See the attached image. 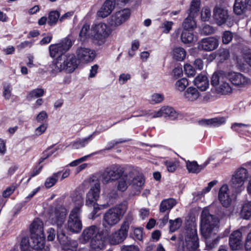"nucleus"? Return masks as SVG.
Returning <instances> with one entry per match:
<instances>
[{
  "mask_svg": "<svg viewBox=\"0 0 251 251\" xmlns=\"http://www.w3.org/2000/svg\"><path fill=\"white\" fill-rule=\"evenodd\" d=\"M96 133L93 132L92 134L87 137L80 138L75 141L72 142L69 146L74 150H77L82 148L86 146L94 138Z\"/></svg>",
  "mask_w": 251,
  "mask_h": 251,
  "instance_id": "23",
  "label": "nucleus"
},
{
  "mask_svg": "<svg viewBox=\"0 0 251 251\" xmlns=\"http://www.w3.org/2000/svg\"><path fill=\"white\" fill-rule=\"evenodd\" d=\"M32 240L31 239L30 242H29L28 238H27V237L23 238L22 239L21 242V250H29L30 247L34 249L31 245L32 244Z\"/></svg>",
  "mask_w": 251,
  "mask_h": 251,
  "instance_id": "53",
  "label": "nucleus"
},
{
  "mask_svg": "<svg viewBox=\"0 0 251 251\" xmlns=\"http://www.w3.org/2000/svg\"><path fill=\"white\" fill-rule=\"evenodd\" d=\"M233 38V34L229 31H225L222 36V41L225 44L229 43Z\"/></svg>",
  "mask_w": 251,
  "mask_h": 251,
  "instance_id": "59",
  "label": "nucleus"
},
{
  "mask_svg": "<svg viewBox=\"0 0 251 251\" xmlns=\"http://www.w3.org/2000/svg\"><path fill=\"white\" fill-rule=\"evenodd\" d=\"M174 23L172 21H164L160 26L162 32L164 33H168L172 29Z\"/></svg>",
  "mask_w": 251,
  "mask_h": 251,
  "instance_id": "51",
  "label": "nucleus"
},
{
  "mask_svg": "<svg viewBox=\"0 0 251 251\" xmlns=\"http://www.w3.org/2000/svg\"><path fill=\"white\" fill-rule=\"evenodd\" d=\"M196 15H190L188 13V16L185 19L182 23V27L184 30L192 29L193 30L196 27V23L194 18Z\"/></svg>",
  "mask_w": 251,
  "mask_h": 251,
  "instance_id": "34",
  "label": "nucleus"
},
{
  "mask_svg": "<svg viewBox=\"0 0 251 251\" xmlns=\"http://www.w3.org/2000/svg\"><path fill=\"white\" fill-rule=\"evenodd\" d=\"M112 28L104 23H98L92 25L90 30L91 38L99 45L104 44L111 35Z\"/></svg>",
  "mask_w": 251,
  "mask_h": 251,
  "instance_id": "6",
  "label": "nucleus"
},
{
  "mask_svg": "<svg viewBox=\"0 0 251 251\" xmlns=\"http://www.w3.org/2000/svg\"><path fill=\"white\" fill-rule=\"evenodd\" d=\"M67 214L68 210L65 207L59 206L49 213L48 221L50 224L60 228L65 221Z\"/></svg>",
  "mask_w": 251,
  "mask_h": 251,
  "instance_id": "13",
  "label": "nucleus"
},
{
  "mask_svg": "<svg viewBox=\"0 0 251 251\" xmlns=\"http://www.w3.org/2000/svg\"><path fill=\"white\" fill-rule=\"evenodd\" d=\"M105 241L102 232L93 238L90 244L91 249L94 251H102L105 248Z\"/></svg>",
  "mask_w": 251,
  "mask_h": 251,
  "instance_id": "26",
  "label": "nucleus"
},
{
  "mask_svg": "<svg viewBox=\"0 0 251 251\" xmlns=\"http://www.w3.org/2000/svg\"><path fill=\"white\" fill-rule=\"evenodd\" d=\"M61 176L60 172L54 173L51 176L47 178L45 182V185L47 188L53 186L57 182L58 179Z\"/></svg>",
  "mask_w": 251,
  "mask_h": 251,
  "instance_id": "43",
  "label": "nucleus"
},
{
  "mask_svg": "<svg viewBox=\"0 0 251 251\" xmlns=\"http://www.w3.org/2000/svg\"><path fill=\"white\" fill-rule=\"evenodd\" d=\"M245 248L246 251H251V231L248 233L246 238Z\"/></svg>",
  "mask_w": 251,
  "mask_h": 251,
  "instance_id": "64",
  "label": "nucleus"
},
{
  "mask_svg": "<svg viewBox=\"0 0 251 251\" xmlns=\"http://www.w3.org/2000/svg\"><path fill=\"white\" fill-rule=\"evenodd\" d=\"M218 198L221 204L225 207H228L231 202L229 190L227 184L223 185L220 188Z\"/></svg>",
  "mask_w": 251,
  "mask_h": 251,
  "instance_id": "20",
  "label": "nucleus"
},
{
  "mask_svg": "<svg viewBox=\"0 0 251 251\" xmlns=\"http://www.w3.org/2000/svg\"><path fill=\"white\" fill-rule=\"evenodd\" d=\"M77 62L87 63L92 62L96 56V51L87 48H79L76 51ZM78 63H77V65Z\"/></svg>",
  "mask_w": 251,
  "mask_h": 251,
  "instance_id": "15",
  "label": "nucleus"
},
{
  "mask_svg": "<svg viewBox=\"0 0 251 251\" xmlns=\"http://www.w3.org/2000/svg\"><path fill=\"white\" fill-rule=\"evenodd\" d=\"M177 203L176 201L173 198L165 199L162 201L160 204V211L164 212L170 211Z\"/></svg>",
  "mask_w": 251,
  "mask_h": 251,
  "instance_id": "31",
  "label": "nucleus"
},
{
  "mask_svg": "<svg viewBox=\"0 0 251 251\" xmlns=\"http://www.w3.org/2000/svg\"><path fill=\"white\" fill-rule=\"evenodd\" d=\"M133 236L136 239L142 240L143 238V230L142 227L133 228Z\"/></svg>",
  "mask_w": 251,
  "mask_h": 251,
  "instance_id": "62",
  "label": "nucleus"
},
{
  "mask_svg": "<svg viewBox=\"0 0 251 251\" xmlns=\"http://www.w3.org/2000/svg\"><path fill=\"white\" fill-rule=\"evenodd\" d=\"M160 109L162 116L168 117L173 120L176 119L178 117V113L171 107L165 106L162 107Z\"/></svg>",
  "mask_w": 251,
  "mask_h": 251,
  "instance_id": "33",
  "label": "nucleus"
},
{
  "mask_svg": "<svg viewBox=\"0 0 251 251\" xmlns=\"http://www.w3.org/2000/svg\"><path fill=\"white\" fill-rule=\"evenodd\" d=\"M140 46L139 42L137 40H134L132 42L131 49L128 50V54L132 57L135 54V51L138 49Z\"/></svg>",
  "mask_w": 251,
  "mask_h": 251,
  "instance_id": "58",
  "label": "nucleus"
},
{
  "mask_svg": "<svg viewBox=\"0 0 251 251\" xmlns=\"http://www.w3.org/2000/svg\"><path fill=\"white\" fill-rule=\"evenodd\" d=\"M126 237L118 230L109 235L108 240L111 244L116 245L122 243Z\"/></svg>",
  "mask_w": 251,
  "mask_h": 251,
  "instance_id": "32",
  "label": "nucleus"
},
{
  "mask_svg": "<svg viewBox=\"0 0 251 251\" xmlns=\"http://www.w3.org/2000/svg\"><path fill=\"white\" fill-rule=\"evenodd\" d=\"M214 29L213 27L208 25H204L201 29V33L204 35H208L214 32Z\"/></svg>",
  "mask_w": 251,
  "mask_h": 251,
  "instance_id": "63",
  "label": "nucleus"
},
{
  "mask_svg": "<svg viewBox=\"0 0 251 251\" xmlns=\"http://www.w3.org/2000/svg\"><path fill=\"white\" fill-rule=\"evenodd\" d=\"M134 216L131 212H129L125 217L121 225L120 228L118 230L125 236L127 237L130 225L133 223Z\"/></svg>",
  "mask_w": 251,
  "mask_h": 251,
  "instance_id": "28",
  "label": "nucleus"
},
{
  "mask_svg": "<svg viewBox=\"0 0 251 251\" xmlns=\"http://www.w3.org/2000/svg\"><path fill=\"white\" fill-rule=\"evenodd\" d=\"M48 118V115L45 111H41L36 116V120L38 123H47L46 121Z\"/></svg>",
  "mask_w": 251,
  "mask_h": 251,
  "instance_id": "55",
  "label": "nucleus"
},
{
  "mask_svg": "<svg viewBox=\"0 0 251 251\" xmlns=\"http://www.w3.org/2000/svg\"><path fill=\"white\" fill-rule=\"evenodd\" d=\"M227 77L234 86L240 89L247 88L251 85V79L240 73L229 72Z\"/></svg>",
  "mask_w": 251,
  "mask_h": 251,
  "instance_id": "14",
  "label": "nucleus"
},
{
  "mask_svg": "<svg viewBox=\"0 0 251 251\" xmlns=\"http://www.w3.org/2000/svg\"><path fill=\"white\" fill-rule=\"evenodd\" d=\"M201 15L202 21H208L211 16L210 8L207 6L203 7L201 11Z\"/></svg>",
  "mask_w": 251,
  "mask_h": 251,
  "instance_id": "49",
  "label": "nucleus"
},
{
  "mask_svg": "<svg viewBox=\"0 0 251 251\" xmlns=\"http://www.w3.org/2000/svg\"><path fill=\"white\" fill-rule=\"evenodd\" d=\"M229 17L227 10L221 5H216L213 9V19L216 23L221 25L226 23Z\"/></svg>",
  "mask_w": 251,
  "mask_h": 251,
  "instance_id": "17",
  "label": "nucleus"
},
{
  "mask_svg": "<svg viewBox=\"0 0 251 251\" xmlns=\"http://www.w3.org/2000/svg\"><path fill=\"white\" fill-rule=\"evenodd\" d=\"M198 90L193 86L188 87L183 93V99L187 101L193 102L200 97Z\"/></svg>",
  "mask_w": 251,
  "mask_h": 251,
  "instance_id": "27",
  "label": "nucleus"
},
{
  "mask_svg": "<svg viewBox=\"0 0 251 251\" xmlns=\"http://www.w3.org/2000/svg\"><path fill=\"white\" fill-rule=\"evenodd\" d=\"M216 90L218 94L222 95L229 94L232 92V89L230 84L227 82V80L218 86Z\"/></svg>",
  "mask_w": 251,
  "mask_h": 251,
  "instance_id": "38",
  "label": "nucleus"
},
{
  "mask_svg": "<svg viewBox=\"0 0 251 251\" xmlns=\"http://www.w3.org/2000/svg\"><path fill=\"white\" fill-rule=\"evenodd\" d=\"M249 7L247 5L235 0L233 6V11L237 15H245Z\"/></svg>",
  "mask_w": 251,
  "mask_h": 251,
  "instance_id": "36",
  "label": "nucleus"
},
{
  "mask_svg": "<svg viewBox=\"0 0 251 251\" xmlns=\"http://www.w3.org/2000/svg\"><path fill=\"white\" fill-rule=\"evenodd\" d=\"M128 207L126 202H121L107 210L103 216V224L105 227H112L123 218Z\"/></svg>",
  "mask_w": 251,
  "mask_h": 251,
  "instance_id": "3",
  "label": "nucleus"
},
{
  "mask_svg": "<svg viewBox=\"0 0 251 251\" xmlns=\"http://www.w3.org/2000/svg\"><path fill=\"white\" fill-rule=\"evenodd\" d=\"M48 126L47 123H42L39 126L35 128L34 134L39 136L45 132Z\"/></svg>",
  "mask_w": 251,
  "mask_h": 251,
  "instance_id": "54",
  "label": "nucleus"
},
{
  "mask_svg": "<svg viewBox=\"0 0 251 251\" xmlns=\"http://www.w3.org/2000/svg\"><path fill=\"white\" fill-rule=\"evenodd\" d=\"M170 230L171 232H174L178 229L182 224V220L178 218L176 219L175 220H170Z\"/></svg>",
  "mask_w": 251,
  "mask_h": 251,
  "instance_id": "50",
  "label": "nucleus"
},
{
  "mask_svg": "<svg viewBox=\"0 0 251 251\" xmlns=\"http://www.w3.org/2000/svg\"><path fill=\"white\" fill-rule=\"evenodd\" d=\"M189 85L188 80L186 78H181L178 79L175 84L176 90L179 92H184L186 87Z\"/></svg>",
  "mask_w": 251,
  "mask_h": 251,
  "instance_id": "40",
  "label": "nucleus"
},
{
  "mask_svg": "<svg viewBox=\"0 0 251 251\" xmlns=\"http://www.w3.org/2000/svg\"><path fill=\"white\" fill-rule=\"evenodd\" d=\"M164 99V95L161 93H154L149 97V101L152 104H158L162 102Z\"/></svg>",
  "mask_w": 251,
  "mask_h": 251,
  "instance_id": "42",
  "label": "nucleus"
},
{
  "mask_svg": "<svg viewBox=\"0 0 251 251\" xmlns=\"http://www.w3.org/2000/svg\"><path fill=\"white\" fill-rule=\"evenodd\" d=\"M72 45L71 40L65 38L60 42L51 44L49 46L50 56L54 57L61 54L53 60L51 68L54 73L65 71L67 73H72L77 67V61L74 54H63L68 50Z\"/></svg>",
  "mask_w": 251,
  "mask_h": 251,
  "instance_id": "1",
  "label": "nucleus"
},
{
  "mask_svg": "<svg viewBox=\"0 0 251 251\" xmlns=\"http://www.w3.org/2000/svg\"><path fill=\"white\" fill-rule=\"evenodd\" d=\"M12 88L9 83H5L3 85V96L6 100H9L11 96Z\"/></svg>",
  "mask_w": 251,
  "mask_h": 251,
  "instance_id": "52",
  "label": "nucleus"
},
{
  "mask_svg": "<svg viewBox=\"0 0 251 251\" xmlns=\"http://www.w3.org/2000/svg\"><path fill=\"white\" fill-rule=\"evenodd\" d=\"M101 232L98 227L91 226L85 228L78 238L79 242L82 244H86L93 240Z\"/></svg>",
  "mask_w": 251,
  "mask_h": 251,
  "instance_id": "16",
  "label": "nucleus"
},
{
  "mask_svg": "<svg viewBox=\"0 0 251 251\" xmlns=\"http://www.w3.org/2000/svg\"><path fill=\"white\" fill-rule=\"evenodd\" d=\"M219 46V41L214 37H206L201 40L199 43L198 48L201 50L212 51Z\"/></svg>",
  "mask_w": 251,
  "mask_h": 251,
  "instance_id": "18",
  "label": "nucleus"
},
{
  "mask_svg": "<svg viewBox=\"0 0 251 251\" xmlns=\"http://www.w3.org/2000/svg\"><path fill=\"white\" fill-rule=\"evenodd\" d=\"M184 71L185 74L188 76H193L195 75L196 71L193 67L189 64H186L184 66Z\"/></svg>",
  "mask_w": 251,
  "mask_h": 251,
  "instance_id": "56",
  "label": "nucleus"
},
{
  "mask_svg": "<svg viewBox=\"0 0 251 251\" xmlns=\"http://www.w3.org/2000/svg\"><path fill=\"white\" fill-rule=\"evenodd\" d=\"M77 247L76 241L70 239L67 243L62 246L63 250L66 251H75Z\"/></svg>",
  "mask_w": 251,
  "mask_h": 251,
  "instance_id": "46",
  "label": "nucleus"
},
{
  "mask_svg": "<svg viewBox=\"0 0 251 251\" xmlns=\"http://www.w3.org/2000/svg\"><path fill=\"white\" fill-rule=\"evenodd\" d=\"M240 215L244 219H249L251 217V201L244 203Z\"/></svg>",
  "mask_w": 251,
  "mask_h": 251,
  "instance_id": "37",
  "label": "nucleus"
},
{
  "mask_svg": "<svg viewBox=\"0 0 251 251\" xmlns=\"http://www.w3.org/2000/svg\"><path fill=\"white\" fill-rule=\"evenodd\" d=\"M228 78L227 75L222 71L216 72L212 75L211 83L212 86L217 89L218 86L223 84Z\"/></svg>",
  "mask_w": 251,
  "mask_h": 251,
  "instance_id": "29",
  "label": "nucleus"
},
{
  "mask_svg": "<svg viewBox=\"0 0 251 251\" xmlns=\"http://www.w3.org/2000/svg\"><path fill=\"white\" fill-rule=\"evenodd\" d=\"M79 207H75L71 212L66 225L67 229L73 233L79 232L82 228Z\"/></svg>",
  "mask_w": 251,
  "mask_h": 251,
  "instance_id": "10",
  "label": "nucleus"
},
{
  "mask_svg": "<svg viewBox=\"0 0 251 251\" xmlns=\"http://www.w3.org/2000/svg\"><path fill=\"white\" fill-rule=\"evenodd\" d=\"M237 60L240 66L244 65L246 63L251 67V49L243 50L241 55L237 57Z\"/></svg>",
  "mask_w": 251,
  "mask_h": 251,
  "instance_id": "30",
  "label": "nucleus"
},
{
  "mask_svg": "<svg viewBox=\"0 0 251 251\" xmlns=\"http://www.w3.org/2000/svg\"><path fill=\"white\" fill-rule=\"evenodd\" d=\"M217 183V180H213L208 183L207 187L204 188L201 191L197 193L198 195L203 196L207 193L209 192L211 188Z\"/></svg>",
  "mask_w": 251,
  "mask_h": 251,
  "instance_id": "57",
  "label": "nucleus"
},
{
  "mask_svg": "<svg viewBox=\"0 0 251 251\" xmlns=\"http://www.w3.org/2000/svg\"><path fill=\"white\" fill-rule=\"evenodd\" d=\"M248 171L244 168L238 169L232 175L231 184L234 192L240 194L245 189V180L248 179Z\"/></svg>",
  "mask_w": 251,
  "mask_h": 251,
  "instance_id": "9",
  "label": "nucleus"
},
{
  "mask_svg": "<svg viewBox=\"0 0 251 251\" xmlns=\"http://www.w3.org/2000/svg\"><path fill=\"white\" fill-rule=\"evenodd\" d=\"M32 243L31 245L37 251H49L45 246V235L43 232V223L39 219L34 220L30 227Z\"/></svg>",
  "mask_w": 251,
  "mask_h": 251,
  "instance_id": "4",
  "label": "nucleus"
},
{
  "mask_svg": "<svg viewBox=\"0 0 251 251\" xmlns=\"http://www.w3.org/2000/svg\"><path fill=\"white\" fill-rule=\"evenodd\" d=\"M229 244L232 250H239L243 247L242 232L238 230L233 231L229 239Z\"/></svg>",
  "mask_w": 251,
  "mask_h": 251,
  "instance_id": "19",
  "label": "nucleus"
},
{
  "mask_svg": "<svg viewBox=\"0 0 251 251\" xmlns=\"http://www.w3.org/2000/svg\"><path fill=\"white\" fill-rule=\"evenodd\" d=\"M59 16V13L57 11H50L49 14V24L50 25H55L60 18Z\"/></svg>",
  "mask_w": 251,
  "mask_h": 251,
  "instance_id": "47",
  "label": "nucleus"
},
{
  "mask_svg": "<svg viewBox=\"0 0 251 251\" xmlns=\"http://www.w3.org/2000/svg\"><path fill=\"white\" fill-rule=\"evenodd\" d=\"M167 170L169 172H174L175 171L177 168V162L176 161H166L164 162Z\"/></svg>",
  "mask_w": 251,
  "mask_h": 251,
  "instance_id": "61",
  "label": "nucleus"
},
{
  "mask_svg": "<svg viewBox=\"0 0 251 251\" xmlns=\"http://www.w3.org/2000/svg\"><path fill=\"white\" fill-rule=\"evenodd\" d=\"M179 239L182 251H199V239L195 227L185 229Z\"/></svg>",
  "mask_w": 251,
  "mask_h": 251,
  "instance_id": "5",
  "label": "nucleus"
},
{
  "mask_svg": "<svg viewBox=\"0 0 251 251\" xmlns=\"http://www.w3.org/2000/svg\"><path fill=\"white\" fill-rule=\"evenodd\" d=\"M119 178L117 189L121 192H125L131 184H132L133 188L140 191L145 183V179L142 175L134 176L132 172L121 175Z\"/></svg>",
  "mask_w": 251,
  "mask_h": 251,
  "instance_id": "7",
  "label": "nucleus"
},
{
  "mask_svg": "<svg viewBox=\"0 0 251 251\" xmlns=\"http://www.w3.org/2000/svg\"><path fill=\"white\" fill-rule=\"evenodd\" d=\"M44 94V90L42 88H37L29 92L27 96L28 100L32 99L37 98L43 96Z\"/></svg>",
  "mask_w": 251,
  "mask_h": 251,
  "instance_id": "45",
  "label": "nucleus"
},
{
  "mask_svg": "<svg viewBox=\"0 0 251 251\" xmlns=\"http://www.w3.org/2000/svg\"><path fill=\"white\" fill-rule=\"evenodd\" d=\"M214 159V158L212 156H211L201 165H199L197 162L195 161H188L186 162V167L189 173L198 174L203 170L211 161Z\"/></svg>",
  "mask_w": 251,
  "mask_h": 251,
  "instance_id": "21",
  "label": "nucleus"
},
{
  "mask_svg": "<svg viewBox=\"0 0 251 251\" xmlns=\"http://www.w3.org/2000/svg\"><path fill=\"white\" fill-rule=\"evenodd\" d=\"M186 55L185 50L181 47H175L172 50L173 58L177 61H183L185 58Z\"/></svg>",
  "mask_w": 251,
  "mask_h": 251,
  "instance_id": "35",
  "label": "nucleus"
},
{
  "mask_svg": "<svg viewBox=\"0 0 251 251\" xmlns=\"http://www.w3.org/2000/svg\"><path fill=\"white\" fill-rule=\"evenodd\" d=\"M130 15L129 9L125 8L119 10L109 18L108 24L113 30H115L125 23L129 18Z\"/></svg>",
  "mask_w": 251,
  "mask_h": 251,
  "instance_id": "11",
  "label": "nucleus"
},
{
  "mask_svg": "<svg viewBox=\"0 0 251 251\" xmlns=\"http://www.w3.org/2000/svg\"><path fill=\"white\" fill-rule=\"evenodd\" d=\"M115 0H106L98 12V16L105 18L108 16L115 8Z\"/></svg>",
  "mask_w": 251,
  "mask_h": 251,
  "instance_id": "25",
  "label": "nucleus"
},
{
  "mask_svg": "<svg viewBox=\"0 0 251 251\" xmlns=\"http://www.w3.org/2000/svg\"><path fill=\"white\" fill-rule=\"evenodd\" d=\"M219 228L218 218L210 214L207 209H204L201 215V235L206 239L207 247L212 248L218 243L221 238L216 236Z\"/></svg>",
  "mask_w": 251,
  "mask_h": 251,
  "instance_id": "2",
  "label": "nucleus"
},
{
  "mask_svg": "<svg viewBox=\"0 0 251 251\" xmlns=\"http://www.w3.org/2000/svg\"><path fill=\"white\" fill-rule=\"evenodd\" d=\"M192 29H183L181 34V39L184 44H189L192 42L194 40V35Z\"/></svg>",
  "mask_w": 251,
  "mask_h": 251,
  "instance_id": "39",
  "label": "nucleus"
},
{
  "mask_svg": "<svg viewBox=\"0 0 251 251\" xmlns=\"http://www.w3.org/2000/svg\"><path fill=\"white\" fill-rule=\"evenodd\" d=\"M194 85L197 89L201 91H206L209 87V82L207 76L203 74L197 75L193 80Z\"/></svg>",
  "mask_w": 251,
  "mask_h": 251,
  "instance_id": "24",
  "label": "nucleus"
},
{
  "mask_svg": "<svg viewBox=\"0 0 251 251\" xmlns=\"http://www.w3.org/2000/svg\"><path fill=\"white\" fill-rule=\"evenodd\" d=\"M226 118L217 117L208 119H202L199 121L200 125L204 126L218 127L226 124Z\"/></svg>",
  "mask_w": 251,
  "mask_h": 251,
  "instance_id": "22",
  "label": "nucleus"
},
{
  "mask_svg": "<svg viewBox=\"0 0 251 251\" xmlns=\"http://www.w3.org/2000/svg\"><path fill=\"white\" fill-rule=\"evenodd\" d=\"M122 170L119 165H112L106 168L100 176V179L104 184L117 180L122 175Z\"/></svg>",
  "mask_w": 251,
  "mask_h": 251,
  "instance_id": "12",
  "label": "nucleus"
},
{
  "mask_svg": "<svg viewBox=\"0 0 251 251\" xmlns=\"http://www.w3.org/2000/svg\"><path fill=\"white\" fill-rule=\"evenodd\" d=\"M201 5V0H192L190 8L188 10V13H190V15H198V13L200 9Z\"/></svg>",
  "mask_w": 251,
  "mask_h": 251,
  "instance_id": "44",
  "label": "nucleus"
},
{
  "mask_svg": "<svg viewBox=\"0 0 251 251\" xmlns=\"http://www.w3.org/2000/svg\"><path fill=\"white\" fill-rule=\"evenodd\" d=\"M90 25L85 24L82 27L79 33V37L81 41H84L88 38H91Z\"/></svg>",
  "mask_w": 251,
  "mask_h": 251,
  "instance_id": "41",
  "label": "nucleus"
},
{
  "mask_svg": "<svg viewBox=\"0 0 251 251\" xmlns=\"http://www.w3.org/2000/svg\"><path fill=\"white\" fill-rule=\"evenodd\" d=\"M90 184V188L86 194V204L88 206H94V212L96 213L100 208L96 204L100 197V186L99 180H92L90 182L84 181L83 184Z\"/></svg>",
  "mask_w": 251,
  "mask_h": 251,
  "instance_id": "8",
  "label": "nucleus"
},
{
  "mask_svg": "<svg viewBox=\"0 0 251 251\" xmlns=\"http://www.w3.org/2000/svg\"><path fill=\"white\" fill-rule=\"evenodd\" d=\"M249 125L241 124V123H234L231 126V128L237 132H242L244 131Z\"/></svg>",
  "mask_w": 251,
  "mask_h": 251,
  "instance_id": "60",
  "label": "nucleus"
},
{
  "mask_svg": "<svg viewBox=\"0 0 251 251\" xmlns=\"http://www.w3.org/2000/svg\"><path fill=\"white\" fill-rule=\"evenodd\" d=\"M72 200L76 205L75 207H79L81 210L80 208L83 204L82 195L75 192L72 195Z\"/></svg>",
  "mask_w": 251,
  "mask_h": 251,
  "instance_id": "48",
  "label": "nucleus"
}]
</instances>
